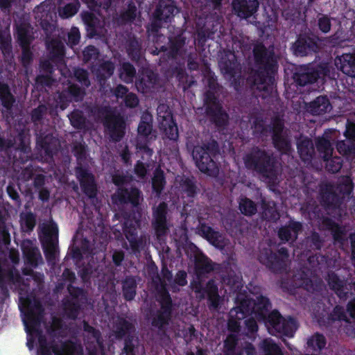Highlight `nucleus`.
Returning a JSON list of instances; mask_svg holds the SVG:
<instances>
[{
  "instance_id": "7c9ffc66",
  "label": "nucleus",
  "mask_w": 355,
  "mask_h": 355,
  "mask_svg": "<svg viewBox=\"0 0 355 355\" xmlns=\"http://www.w3.org/2000/svg\"><path fill=\"white\" fill-rule=\"evenodd\" d=\"M46 49L49 51V58L56 66L64 63L65 46L59 39L53 38L46 42Z\"/></svg>"
},
{
  "instance_id": "37998d69",
  "label": "nucleus",
  "mask_w": 355,
  "mask_h": 355,
  "mask_svg": "<svg viewBox=\"0 0 355 355\" xmlns=\"http://www.w3.org/2000/svg\"><path fill=\"white\" fill-rule=\"evenodd\" d=\"M180 187L189 198H194L199 191L193 177L184 176L180 182Z\"/></svg>"
},
{
  "instance_id": "f704fd0d",
  "label": "nucleus",
  "mask_w": 355,
  "mask_h": 355,
  "mask_svg": "<svg viewBox=\"0 0 355 355\" xmlns=\"http://www.w3.org/2000/svg\"><path fill=\"white\" fill-rule=\"evenodd\" d=\"M113 327L114 336L117 339L134 336L135 324L125 318L119 316L114 321Z\"/></svg>"
},
{
  "instance_id": "9d476101",
  "label": "nucleus",
  "mask_w": 355,
  "mask_h": 355,
  "mask_svg": "<svg viewBox=\"0 0 355 355\" xmlns=\"http://www.w3.org/2000/svg\"><path fill=\"white\" fill-rule=\"evenodd\" d=\"M178 12V9L173 0H159L152 15L150 23L147 26L148 31L157 33L162 28L163 24L171 22Z\"/></svg>"
},
{
  "instance_id": "13d9d810",
  "label": "nucleus",
  "mask_w": 355,
  "mask_h": 355,
  "mask_svg": "<svg viewBox=\"0 0 355 355\" xmlns=\"http://www.w3.org/2000/svg\"><path fill=\"white\" fill-rule=\"evenodd\" d=\"M137 13V8L135 3L130 1L128 3L126 9L121 12L120 19L125 24L132 23L136 19Z\"/></svg>"
},
{
  "instance_id": "473e14b6",
  "label": "nucleus",
  "mask_w": 355,
  "mask_h": 355,
  "mask_svg": "<svg viewBox=\"0 0 355 355\" xmlns=\"http://www.w3.org/2000/svg\"><path fill=\"white\" fill-rule=\"evenodd\" d=\"M335 65L343 73L355 77V51L343 53L335 59Z\"/></svg>"
},
{
  "instance_id": "69168bd1",
  "label": "nucleus",
  "mask_w": 355,
  "mask_h": 355,
  "mask_svg": "<svg viewBox=\"0 0 355 355\" xmlns=\"http://www.w3.org/2000/svg\"><path fill=\"white\" fill-rule=\"evenodd\" d=\"M65 92L76 102L82 101L85 94V89L81 88L77 84H71Z\"/></svg>"
},
{
  "instance_id": "412c9836",
  "label": "nucleus",
  "mask_w": 355,
  "mask_h": 355,
  "mask_svg": "<svg viewBox=\"0 0 355 355\" xmlns=\"http://www.w3.org/2000/svg\"><path fill=\"white\" fill-rule=\"evenodd\" d=\"M168 211V205L165 202H161L153 210L152 225L157 239L159 241L163 240L169 231Z\"/></svg>"
},
{
  "instance_id": "1a4fd4ad",
  "label": "nucleus",
  "mask_w": 355,
  "mask_h": 355,
  "mask_svg": "<svg viewBox=\"0 0 355 355\" xmlns=\"http://www.w3.org/2000/svg\"><path fill=\"white\" fill-rule=\"evenodd\" d=\"M289 252L286 247L280 248L277 252L264 248L260 250L258 256L259 261L276 274H281L286 270Z\"/></svg>"
},
{
  "instance_id": "de8ad7c7",
  "label": "nucleus",
  "mask_w": 355,
  "mask_h": 355,
  "mask_svg": "<svg viewBox=\"0 0 355 355\" xmlns=\"http://www.w3.org/2000/svg\"><path fill=\"white\" fill-rule=\"evenodd\" d=\"M71 125L76 130H83L86 127L87 119L83 112L78 109L73 110L69 115Z\"/></svg>"
},
{
  "instance_id": "f8f14e48",
  "label": "nucleus",
  "mask_w": 355,
  "mask_h": 355,
  "mask_svg": "<svg viewBox=\"0 0 355 355\" xmlns=\"http://www.w3.org/2000/svg\"><path fill=\"white\" fill-rule=\"evenodd\" d=\"M6 151L12 153L14 162L24 163L25 158L31 152L30 137L24 130H21L15 135H11L7 139Z\"/></svg>"
},
{
  "instance_id": "4468645a",
  "label": "nucleus",
  "mask_w": 355,
  "mask_h": 355,
  "mask_svg": "<svg viewBox=\"0 0 355 355\" xmlns=\"http://www.w3.org/2000/svg\"><path fill=\"white\" fill-rule=\"evenodd\" d=\"M329 73L327 67L320 65L313 68L308 65H300L295 68L293 79L297 85L304 87L315 83L321 76H327Z\"/></svg>"
},
{
  "instance_id": "864d4df0",
  "label": "nucleus",
  "mask_w": 355,
  "mask_h": 355,
  "mask_svg": "<svg viewBox=\"0 0 355 355\" xmlns=\"http://www.w3.org/2000/svg\"><path fill=\"white\" fill-rule=\"evenodd\" d=\"M165 184L166 179L163 171L156 169L152 178V188L157 196H159L162 193Z\"/></svg>"
},
{
  "instance_id": "bf43d9fd",
  "label": "nucleus",
  "mask_w": 355,
  "mask_h": 355,
  "mask_svg": "<svg viewBox=\"0 0 355 355\" xmlns=\"http://www.w3.org/2000/svg\"><path fill=\"white\" fill-rule=\"evenodd\" d=\"M136 76V69L130 62H123L121 67L120 78L125 83H132Z\"/></svg>"
},
{
  "instance_id": "cd10ccee",
  "label": "nucleus",
  "mask_w": 355,
  "mask_h": 355,
  "mask_svg": "<svg viewBox=\"0 0 355 355\" xmlns=\"http://www.w3.org/2000/svg\"><path fill=\"white\" fill-rule=\"evenodd\" d=\"M44 315V309L39 302H35L34 309H31L24 320L28 334L41 330L40 329Z\"/></svg>"
},
{
  "instance_id": "ddd939ff",
  "label": "nucleus",
  "mask_w": 355,
  "mask_h": 355,
  "mask_svg": "<svg viewBox=\"0 0 355 355\" xmlns=\"http://www.w3.org/2000/svg\"><path fill=\"white\" fill-rule=\"evenodd\" d=\"M269 127L274 148L282 154L290 153L292 146L291 139L284 133L285 128L284 120L279 116H274L271 119Z\"/></svg>"
},
{
  "instance_id": "774afa93",
  "label": "nucleus",
  "mask_w": 355,
  "mask_h": 355,
  "mask_svg": "<svg viewBox=\"0 0 355 355\" xmlns=\"http://www.w3.org/2000/svg\"><path fill=\"white\" fill-rule=\"evenodd\" d=\"M318 29L322 33H328L331 28V17L327 15L321 14L318 15L317 20Z\"/></svg>"
},
{
  "instance_id": "b1692460",
  "label": "nucleus",
  "mask_w": 355,
  "mask_h": 355,
  "mask_svg": "<svg viewBox=\"0 0 355 355\" xmlns=\"http://www.w3.org/2000/svg\"><path fill=\"white\" fill-rule=\"evenodd\" d=\"M158 82L157 73L150 69H143L135 82V86L139 92L148 94L154 91Z\"/></svg>"
},
{
  "instance_id": "c85d7f7f",
  "label": "nucleus",
  "mask_w": 355,
  "mask_h": 355,
  "mask_svg": "<svg viewBox=\"0 0 355 355\" xmlns=\"http://www.w3.org/2000/svg\"><path fill=\"white\" fill-rule=\"evenodd\" d=\"M259 6L258 0H233L232 7L236 15L247 19L257 12Z\"/></svg>"
},
{
  "instance_id": "c03bdc74",
  "label": "nucleus",
  "mask_w": 355,
  "mask_h": 355,
  "mask_svg": "<svg viewBox=\"0 0 355 355\" xmlns=\"http://www.w3.org/2000/svg\"><path fill=\"white\" fill-rule=\"evenodd\" d=\"M223 284L228 286L231 290L237 291L243 287L242 278L232 269L227 270L222 277Z\"/></svg>"
},
{
  "instance_id": "9b49d317",
  "label": "nucleus",
  "mask_w": 355,
  "mask_h": 355,
  "mask_svg": "<svg viewBox=\"0 0 355 355\" xmlns=\"http://www.w3.org/2000/svg\"><path fill=\"white\" fill-rule=\"evenodd\" d=\"M67 289L69 295L62 300V309L68 319L75 320L87 301V293L83 288L72 284H68Z\"/></svg>"
},
{
  "instance_id": "f03ea898",
  "label": "nucleus",
  "mask_w": 355,
  "mask_h": 355,
  "mask_svg": "<svg viewBox=\"0 0 355 355\" xmlns=\"http://www.w3.org/2000/svg\"><path fill=\"white\" fill-rule=\"evenodd\" d=\"M243 159L248 170L266 179L273 180L277 175V161L270 150L254 146L245 153Z\"/></svg>"
},
{
  "instance_id": "39448f33",
  "label": "nucleus",
  "mask_w": 355,
  "mask_h": 355,
  "mask_svg": "<svg viewBox=\"0 0 355 355\" xmlns=\"http://www.w3.org/2000/svg\"><path fill=\"white\" fill-rule=\"evenodd\" d=\"M157 302L160 308L151 313V326L157 330L160 338H168V327L171 321L173 302L169 292L166 289L159 293Z\"/></svg>"
},
{
  "instance_id": "f257e3e1",
  "label": "nucleus",
  "mask_w": 355,
  "mask_h": 355,
  "mask_svg": "<svg viewBox=\"0 0 355 355\" xmlns=\"http://www.w3.org/2000/svg\"><path fill=\"white\" fill-rule=\"evenodd\" d=\"M252 45L254 67L248 69L246 82L251 87L259 88V85L274 82L279 64L272 46L267 47L260 40H256Z\"/></svg>"
},
{
  "instance_id": "680f3d73",
  "label": "nucleus",
  "mask_w": 355,
  "mask_h": 355,
  "mask_svg": "<svg viewBox=\"0 0 355 355\" xmlns=\"http://www.w3.org/2000/svg\"><path fill=\"white\" fill-rule=\"evenodd\" d=\"M1 277L2 278L0 279V282L2 280V282L4 284H6L7 286L8 283H19L21 280V277L19 272L17 270L12 268L8 270L3 269Z\"/></svg>"
},
{
  "instance_id": "a211bd4d",
  "label": "nucleus",
  "mask_w": 355,
  "mask_h": 355,
  "mask_svg": "<svg viewBox=\"0 0 355 355\" xmlns=\"http://www.w3.org/2000/svg\"><path fill=\"white\" fill-rule=\"evenodd\" d=\"M74 171L83 193L89 199L96 198L98 193V186L94 175L89 171L87 167L81 164L76 166Z\"/></svg>"
},
{
  "instance_id": "58836bf2",
  "label": "nucleus",
  "mask_w": 355,
  "mask_h": 355,
  "mask_svg": "<svg viewBox=\"0 0 355 355\" xmlns=\"http://www.w3.org/2000/svg\"><path fill=\"white\" fill-rule=\"evenodd\" d=\"M126 53L132 62L138 63L141 60L144 55L141 42L136 37L127 42Z\"/></svg>"
},
{
  "instance_id": "c756f323",
  "label": "nucleus",
  "mask_w": 355,
  "mask_h": 355,
  "mask_svg": "<svg viewBox=\"0 0 355 355\" xmlns=\"http://www.w3.org/2000/svg\"><path fill=\"white\" fill-rule=\"evenodd\" d=\"M21 251L26 265L36 268L42 258L37 247L30 240L24 241L21 245Z\"/></svg>"
},
{
  "instance_id": "5fc2aeb1",
  "label": "nucleus",
  "mask_w": 355,
  "mask_h": 355,
  "mask_svg": "<svg viewBox=\"0 0 355 355\" xmlns=\"http://www.w3.org/2000/svg\"><path fill=\"white\" fill-rule=\"evenodd\" d=\"M114 65L111 61H105L99 65L97 71V78L99 81H105L114 73Z\"/></svg>"
},
{
  "instance_id": "79ce46f5",
  "label": "nucleus",
  "mask_w": 355,
  "mask_h": 355,
  "mask_svg": "<svg viewBox=\"0 0 355 355\" xmlns=\"http://www.w3.org/2000/svg\"><path fill=\"white\" fill-rule=\"evenodd\" d=\"M168 51L167 56L169 59H175L179 54L180 49L185 44V38L178 35L168 38Z\"/></svg>"
},
{
  "instance_id": "bb28decb",
  "label": "nucleus",
  "mask_w": 355,
  "mask_h": 355,
  "mask_svg": "<svg viewBox=\"0 0 355 355\" xmlns=\"http://www.w3.org/2000/svg\"><path fill=\"white\" fill-rule=\"evenodd\" d=\"M320 202L327 209H338L343 204V198L334 189L331 184H327L320 189Z\"/></svg>"
},
{
  "instance_id": "6ab92c4d",
  "label": "nucleus",
  "mask_w": 355,
  "mask_h": 355,
  "mask_svg": "<svg viewBox=\"0 0 355 355\" xmlns=\"http://www.w3.org/2000/svg\"><path fill=\"white\" fill-rule=\"evenodd\" d=\"M141 225L140 219L129 217L125 220L123 225V234L134 253L139 252L144 244L142 236H139Z\"/></svg>"
},
{
  "instance_id": "e433bc0d",
  "label": "nucleus",
  "mask_w": 355,
  "mask_h": 355,
  "mask_svg": "<svg viewBox=\"0 0 355 355\" xmlns=\"http://www.w3.org/2000/svg\"><path fill=\"white\" fill-rule=\"evenodd\" d=\"M199 232L202 236L214 247L219 249L224 248V239L219 232L215 231L211 227L205 224L201 225L199 228Z\"/></svg>"
},
{
  "instance_id": "a19ab883",
  "label": "nucleus",
  "mask_w": 355,
  "mask_h": 355,
  "mask_svg": "<svg viewBox=\"0 0 355 355\" xmlns=\"http://www.w3.org/2000/svg\"><path fill=\"white\" fill-rule=\"evenodd\" d=\"M204 293L207 295L210 306L216 309L219 306L220 296L218 295V286L214 279H209L204 288Z\"/></svg>"
},
{
  "instance_id": "338daca9",
  "label": "nucleus",
  "mask_w": 355,
  "mask_h": 355,
  "mask_svg": "<svg viewBox=\"0 0 355 355\" xmlns=\"http://www.w3.org/2000/svg\"><path fill=\"white\" fill-rule=\"evenodd\" d=\"M328 319L333 322L343 321L345 322H349V320L347 316L344 308L339 305H337L334 308L332 312L329 314Z\"/></svg>"
},
{
  "instance_id": "5701e85b",
  "label": "nucleus",
  "mask_w": 355,
  "mask_h": 355,
  "mask_svg": "<svg viewBox=\"0 0 355 355\" xmlns=\"http://www.w3.org/2000/svg\"><path fill=\"white\" fill-rule=\"evenodd\" d=\"M291 49L295 55L304 57L317 53L319 45L315 38L304 33L297 35Z\"/></svg>"
},
{
  "instance_id": "2f4dec72",
  "label": "nucleus",
  "mask_w": 355,
  "mask_h": 355,
  "mask_svg": "<svg viewBox=\"0 0 355 355\" xmlns=\"http://www.w3.org/2000/svg\"><path fill=\"white\" fill-rule=\"evenodd\" d=\"M329 288L335 294L343 300H346L348 297V288L346 284L340 277L334 271H329L325 277Z\"/></svg>"
},
{
  "instance_id": "72a5a7b5",
  "label": "nucleus",
  "mask_w": 355,
  "mask_h": 355,
  "mask_svg": "<svg viewBox=\"0 0 355 355\" xmlns=\"http://www.w3.org/2000/svg\"><path fill=\"white\" fill-rule=\"evenodd\" d=\"M297 149L299 156L304 163H309L315 155V147L311 139L300 137L297 140Z\"/></svg>"
},
{
  "instance_id": "f3484780",
  "label": "nucleus",
  "mask_w": 355,
  "mask_h": 355,
  "mask_svg": "<svg viewBox=\"0 0 355 355\" xmlns=\"http://www.w3.org/2000/svg\"><path fill=\"white\" fill-rule=\"evenodd\" d=\"M143 200L141 191L135 186L117 188L112 196V202L116 205H130L137 208Z\"/></svg>"
},
{
  "instance_id": "2eb2a0df",
  "label": "nucleus",
  "mask_w": 355,
  "mask_h": 355,
  "mask_svg": "<svg viewBox=\"0 0 355 355\" xmlns=\"http://www.w3.org/2000/svg\"><path fill=\"white\" fill-rule=\"evenodd\" d=\"M188 258L194 262L196 275L200 277L209 274L214 269L211 260L206 256L195 244L190 243L185 248Z\"/></svg>"
},
{
  "instance_id": "49530a36",
  "label": "nucleus",
  "mask_w": 355,
  "mask_h": 355,
  "mask_svg": "<svg viewBox=\"0 0 355 355\" xmlns=\"http://www.w3.org/2000/svg\"><path fill=\"white\" fill-rule=\"evenodd\" d=\"M315 147L323 159L329 158L333 155L334 148L330 140L322 137L316 139Z\"/></svg>"
},
{
  "instance_id": "6e6552de",
  "label": "nucleus",
  "mask_w": 355,
  "mask_h": 355,
  "mask_svg": "<svg viewBox=\"0 0 355 355\" xmlns=\"http://www.w3.org/2000/svg\"><path fill=\"white\" fill-rule=\"evenodd\" d=\"M260 322L264 323L271 335L276 336L292 338L297 329V321L294 318L284 317L277 309L269 312Z\"/></svg>"
},
{
  "instance_id": "a18cd8bd",
  "label": "nucleus",
  "mask_w": 355,
  "mask_h": 355,
  "mask_svg": "<svg viewBox=\"0 0 355 355\" xmlns=\"http://www.w3.org/2000/svg\"><path fill=\"white\" fill-rule=\"evenodd\" d=\"M15 102L8 84L0 82V103L6 110H10Z\"/></svg>"
},
{
  "instance_id": "8fccbe9b",
  "label": "nucleus",
  "mask_w": 355,
  "mask_h": 355,
  "mask_svg": "<svg viewBox=\"0 0 355 355\" xmlns=\"http://www.w3.org/2000/svg\"><path fill=\"white\" fill-rule=\"evenodd\" d=\"M307 347L315 352H320L324 349L327 344V340L323 334L315 333L307 340Z\"/></svg>"
},
{
  "instance_id": "4be33fe9",
  "label": "nucleus",
  "mask_w": 355,
  "mask_h": 355,
  "mask_svg": "<svg viewBox=\"0 0 355 355\" xmlns=\"http://www.w3.org/2000/svg\"><path fill=\"white\" fill-rule=\"evenodd\" d=\"M44 237L41 240L44 255L48 261H54L58 243V228L55 223L49 225L43 230Z\"/></svg>"
},
{
  "instance_id": "dca6fc26",
  "label": "nucleus",
  "mask_w": 355,
  "mask_h": 355,
  "mask_svg": "<svg viewBox=\"0 0 355 355\" xmlns=\"http://www.w3.org/2000/svg\"><path fill=\"white\" fill-rule=\"evenodd\" d=\"M221 72L230 79H232L234 88L238 89L241 80V67L236 55L232 51L226 53L219 61Z\"/></svg>"
},
{
  "instance_id": "09e8293b",
  "label": "nucleus",
  "mask_w": 355,
  "mask_h": 355,
  "mask_svg": "<svg viewBox=\"0 0 355 355\" xmlns=\"http://www.w3.org/2000/svg\"><path fill=\"white\" fill-rule=\"evenodd\" d=\"M336 146L338 152L343 155H355V140L352 139L346 138L345 140L338 141Z\"/></svg>"
},
{
  "instance_id": "6e6d98bb",
  "label": "nucleus",
  "mask_w": 355,
  "mask_h": 355,
  "mask_svg": "<svg viewBox=\"0 0 355 355\" xmlns=\"http://www.w3.org/2000/svg\"><path fill=\"white\" fill-rule=\"evenodd\" d=\"M21 227L24 232H31L36 225V216L31 212L21 214Z\"/></svg>"
},
{
  "instance_id": "423d86ee",
  "label": "nucleus",
  "mask_w": 355,
  "mask_h": 355,
  "mask_svg": "<svg viewBox=\"0 0 355 355\" xmlns=\"http://www.w3.org/2000/svg\"><path fill=\"white\" fill-rule=\"evenodd\" d=\"M203 107L205 115L211 125L219 131L227 128L230 115L218 95L212 91H206L204 94Z\"/></svg>"
},
{
  "instance_id": "3c124183",
  "label": "nucleus",
  "mask_w": 355,
  "mask_h": 355,
  "mask_svg": "<svg viewBox=\"0 0 355 355\" xmlns=\"http://www.w3.org/2000/svg\"><path fill=\"white\" fill-rule=\"evenodd\" d=\"M260 345L263 355H284L280 347L271 338L263 340Z\"/></svg>"
},
{
  "instance_id": "e2e57ef3",
  "label": "nucleus",
  "mask_w": 355,
  "mask_h": 355,
  "mask_svg": "<svg viewBox=\"0 0 355 355\" xmlns=\"http://www.w3.org/2000/svg\"><path fill=\"white\" fill-rule=\"evenodd\" d=\"M326 162V169L329 173H336L340 171L343 166V159L340 157H330L324 159Z\"/></svg>"
},
{
  "instance_id": "052dcab7",
  "label": "nucleus",
  "mask_w": 355,
  "mask_h": 355,
  "mask_svg": "<svg viewBox=\"0 0 355 355\" xmlns=\"http://www.w3.org/2000/svg\"><path fill=\"white\" fill-rule=\"evenodd\" d=\"M239 209L241 212L248 216H252L257 213V205L248 198H241L239 202Z\"/></svg>"
},
{
  "instance_id": "a878e982",
  "label": "nucleus",
  "mask_w": 355,
  "mask_h": 355,
  "mask_svg": "<svg viewBox=\"0 0 355 355\" xmlns=\"http://www.w3.org/2000/svg\"><path fill=\"white\" fill-rule=\"evenodd\" d=\"M302 229L303 226L301 222L290 219L287 224L279 228L277 236L283 243H294Z\"/></svg>"
},
{
  "instance_id": "603ef678",
  "label": "nucleus",
  "mask_w": 355,
  "mask_h": 355,
  "mask_svg": "<svg viewBox=\"0 0 355 355\" xmlns=\"http://www.w3.org/2000/svg\"><path fill=\"white\" fill-rule=\"evenodd\" d=\"M354 189V183L349 176L344 178L336 187V192L339 194L343 200L345 197L349 196Z\"/></svg>"
},
{
  "instance_id": "ea45409f",
  "label": "nucleus",
  "mask_w": 355,
  "mask_h": 355,
  "mask_svg": "<svg viewBox=\"0 0 355 355\" xmlns=\"http://www.w3.org/2000/svg\"><path fill=\"white\" fill-rule=\"evenodd\" d=\"M122 292L125 300L132 301L135 299L137 294V284L135 277L127 276L122 281Z\"/></svg>"
},
{
  "instance_id": "7ed1b4c3",
  "label": "nucleus",
  "mask_w": 355,
  "mask_h": 355,
  "mask_svg": "<svg viewBox=\"0 0 355 355\" xmlns=\"http://www.w3.org/2000/svg\"><path fill=\"white\" fill-rule=\"evenodd\" d=\"M219 153L218 143L214 139H211L202 145L195 146L192 150V157L201 172L214 176L218 173V164L214 159Z\"/></svg>"
},
{
  "instance_id": "393cba45",
  "label": "nucleus",
  "mask_w": 355,
  "mask_h": 355,
  "mask_svg": "<svg viewBox=\"0 0 355 355\" xmlns=\"http://www.w3.org/2000/svg\"><path fill=\"white\" fill-rule=\"evenodd\" d=\"M76 349V344L70 340L62 342L60 345L52 341L49 345L38 347L37 355H51L52 352L55 355H73Z\"/></svg>"
},
{
  "instance_id": "c9c22d12",
  "label": "nucleus",
  "mask_w": 355,
  "mask_h": 355,
  "mask_svg": "<svg viewBox=\"0 0 355 355\" xmlns=\"http://www.w3.org/2000/svg\"><path fill=\"white\" fill-rule=\"evenodd\" d=\"M323 230L330 231L335 242L343 243L345 241V232L342 226L331 218L324 216L321 220Z\"/></svg>"
},
{
  "instance_id": "0e129e2a",
  "label": "nucleus",
  "mask_w": 355,
  "mask_h": 355,
  "mask_svg": "<svg viewBox=\"0 0 355 355\" xmlns=\"http://www.w3.org/2000/svg\"><path fill=\"white\" fill-rule=\"evenodd\" d=\"M73 155L77 159V166L82 165V162L87 159V147L82 143L75 144L72 148Z\"/></svg>"
},
{
  "instance_id": "0eeeda50",
  "label": "nucleus",
  "mask_w": 355,
  "mask_h": 355,
  "mask_svg": "<svg viewBox=\"0 0 355 355\" xmlns=\"http://www.w3.org/2000/svg\"><path fill=\"white\" fill-rule=\"evenodd\" d=\"M98 114L103 119L110 140L114 143L121 141L125 135L126 121L124 116L116 112L110 106L99 107Z\"/></svg>"
},
{
  "instance_id": "4d7b16f0",
  "label": "nucleus",
  "mask_w": 355,
  "mask_h": 355,
  "mask_svg": "<svg viewBox=\"0 0 355 355\" xmlns=\"http://www.w3.org/2000/svg\"><path fill=\"white\" fill-rule=\"evenodd\" d=\"M17 39L20 46H30L31 37L28 26L21 24L17 27Z\"/></svg>"
},
{
  "instance_id": "20e7f679",
  "label": "nucleus",
  "mask_w": 355,
  "mask_h": 355,
  "mask_svg": "<svg viewBox=\"0 0 355 355\" xmlns=\"http://www.w3.org/2000/svg\"><path fill=\"white\" fill-rule=\"evenodd\" d=\"M235 302L237 314L241 313L243 318L253 315L259 322L265 318L272 308L270 299L262 295L253 299L248 297L245 293H239L236 297Z\"/></svg>"
},
{
  "instance_id": "4c0bfd02",
  "label": "nucleus",
  "mask_w": 355,
  "mask_h": 355,
  "mask_svg": "<svg viewBox=\"0 0 355 355\" xmlns=\"http://www.w3.org/2000/svg\"><path fill=\"white\" fill-rule=\"evenodd\" d=\"M308 110L313 115L325 114L331 107L330 101L326 96H320L310 102L307 106Z\"/></svg>"
},
{
  "instance_id": "aec40b11",
  "label": "nucleus",
  "mask_w": 355,
  "mask_h": 355,
  "mask_svg": "<svg viewBox=\"0 0 355 355\" xmlns=\"http://www.w3.org/2000/svg\"><path fill=\"white\" fill-rule=\"evenodd\" d=\"M36 145L46 162H51L60 148L59 140L51 133L40 132L36 135Z\"/></svg>"
}]
</instances>
